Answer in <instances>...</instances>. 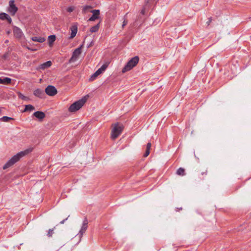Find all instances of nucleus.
Returning <instances> with one entry per match:
<instances>
[{"mask_svg": "<svg viewBox=\"0 0 251 251\" xmlns=\"http://www.w3.org/2000/svg\"><path fill=\"white\" fill-rule=\"evenodd\" d=\"M0 119L3 122H8L9 120H12V118L7 116H3Z\"/></svg>", "mask_w": 251, "mask_h": 251, "instance_id": "cd10ccee", "label": "nucleus"}, {"mask_svg": "<svg viewBox=\"0 0 251 251\" xmlns=\"http://www.w3.org/2000/svg\"><path fill=\"white\" fill-rule=\"evenodd\" d=\"M139 60V58L137 56L132 58L130 60L128 61L125 66L123 68L122 72L125 73L132 69L138 64Z\"/></svg>", "mask_w": 251, "mask_h": 251, "instance_id": "20e7f679", "label": "nucleus"}, {"mask_svg": "<svg viewBox=\"0 0 251 251\" xmlns=\"http://www.w3.org/2000/svg\"><path fill=\"white\" fill-rule=\"evenodd\" d=\"M17 95H18L19 98L22 99V100L27 101L29 100L28 97L24 96L20 92H17Z\"/></svg>", "mask_w": 251, "mask_h": 251, "instance_id": "5701e85b", "label": "nucleus"}, {"mask_svg": "<svg viewBox=\"0 0 251 251\" xmlns=\"http://www.w3.org/2000/svg\"><path fill=\"white\" fill-rule=\"evenodd\" d=\"M31 149H26L25 151H20L11 157L3 166V169H6L14 165L18 162L22 157L32 151Z\"/></svg>", "mask_w": 251, "mask_h": 251, "instance_id": "f257e3e1", "label": "nucleus"}, {"mask_svg": "<svg viewBox=\"0 0 251 251\" xmlns=\"http://www.w3.org/2000/svg\"><path fill=\"white\" fill-rule=\"evenodd\" d=\"M55 227H54L53 228H51V229H50L48 231V234H47V235L48 237H51L53 233V230L54 229Z\"/></svg>", "mask_w": 251, "mask_h": 251, "instance_id": "c85d7f7f", "label": "nucleus"}, {"mask_svg": "<svg viewBox=\"0 0 251 251\" xmlns=\"http://www.w3.org/2000/svg\"><path fill=\"white\" fill-rule=\"evenodd\" d=\"M93 8L92 6L90 5H85L83 7L82 12L83 14H86L88 12H90V10Z\"/></svg>", "mask_w": 251, "mask_h": 251, "instance_id": "aec40b11", "label": "nucleus"}, {"mask_svg": "<svg viewBox=\"0 0 251 251\" xmlns=\"http://www.w3.org/2000/svg\"><path fill=\"white\" fill-rule=\"evenodd\" d=\"M7 18H9V16L5 13L0 14V19L1 20H6Z\"/></svg>", "mask_w": 251, "mask_h": 251, "instance_id": "a878e982", "label": "nucleus"}, {"mask_svg": "<svg viewBox=\"0 0 251 251\" xmlns=\"http://www.w3.org/2000/svg\"><path fill=\"white\" fill-rule=\"evenodd\" d=\"M176 173L178 176H184L185 175V170L183 168H178Z\"/></svg>", "mask_w": 251, "mask_h": 251, "instance_id": "4be33fe9", "label": "nucleus"}, {"mask_svg": "<svg viewBox=\"0 0 251 251\" xmlns=\"http://www.w3.org/2000/svg\"><path fill=\"white\" fill-rule=\"evenodd\" d=\"M11 79L9 77H5L4 78H0V84H9L11 83Z\"/></svg>", "mask_w": 251, "mask_h": 251, "instance_id": "a211bd4d", "label": "nucleus"}, {"mask_svg": "<svg viewBox=\"0 0 251 251\" xmlns=\"http://www.w3.org/2000/svg\"><path fill=\"white\" fill-rule=\"evenodd\" d=\"M33 115L40 120H42L46 116L45 114L42 111H36L33 113Z\"/></svg>", "mask_w": 251, "mask_h": 251, "instance_id": "ddd939ff", "label": "nucleus"}, {"mask_svg": "<svg viewBox=\"0 0 251 251\" xmlns=\"http://www.w3.org/2000/svg\"><path fill=\"white\" fill-rule=\"evenodd\" d=\"M151 148V143H148L147 145L146 150L145 154H144V157H147L150 153V149Z\"/></svg>", "mask_w": 251, "mask_h": 251, "instance_id": "412c9836", "label": "nucleus"}, {"mask_svg": "<svg viewBox=\"0 0 251 251\" xmlns=\"http://www.w3.org/2000/svg\"><path fill=\"white\" fill-rule=\"evenodd\" d=\"M52 65V62L51 61H48L45 63H43L41 64H40L38 67V68H37V69L38 70H44L46 69H47L49 67H50Z\"/></svg>", "mask_w": 251, "mask_h": 251, "instance_id": "9d476101", "label": "nucleus"}, {"mask_svg": "<svg viewBox=\"0 0 251 251\" xmlns=\"http://www.w3.org/2000/svg\"><path fill=\"white\" fill-rule=\"evenodd\" d=\"M70 30L71 31V34L70 38H73L75 36L77 33V26L76 25H73L70 27Z\"/></svg>", "mask_w": 251, "mask_h": 251, "instance_id": "4468645a", "label": "nucleus"}, {"mask_svg": "<svg viewBox=\"0 0 251 251\" xmlns=\"http://www.w3.org/2000/svg\"><path fill=\"white\" fill-rule=\"evenodd\" d=\"M31 39L32 41L39 43H43L46 40V39L44 37L40 36H34L32 37Z\"/></svg>", "mask_w": 251, "mask_h": 251, "instance_id": "dca6fc26", "label": "nucleus"}, {"mask_svg": "<svg viewBox=\"0 0 251 251\" xmlns=\"http://www.w3.org/2000/svg\"><path fill=\"white\" fill-rule=\"evenodd\" d=\"M67 219H68V218H66L65 219H64V220H62V221H61V222H60V224H64V222H65V221H66Z\"/></svg>", "mask_w": 251, "mask_h": 251, "instance_id": "f704fd0d", "label": "nucleus"}, {"mask_svg": "<svg viewBox=\"0 0 251 251\" xmlns=\"http://www.w3.org/2000/svg\"><path fill=\"white\" fill-rule=\"evenodd\" d=\"M8 56V53H5L2 55V58L6 59Z\"/></svg>", "mask_w": 251, "mask_h": 251, "instance_id": "7c9ffc66", "label": "nucleus"}, {"mask_svg": "<svg viewBox=\"0 0 251 251\" xmlns=\"http://www.w3.org/2000/svg\"><path fill=\"white\" fill-rule=\"evenodd\" d=\"M45 93L50 96H53L57 93V89L52 85H49L45 90Z\"/></svg>", "mask_w": 251, "mask_h": 251, "instance_id": "423d86ee", "label": "nucleus"}, {"mask_svg": "<svg viewBox=\"0 0 251 251\" xmlns=\"http://www.w3.org/2000/svg\"><path fill=\"white\" fill-rule=\"evenodd\" d=\"M182 207H180V208H176V211H179V210H182Z\"/></svg>", "mask_w": 251, "mask_h": 251, "instance_id": "c9c22d12", "label": "nucleus"}, {"mask_svg": "<svg viewBox=\"0 0 251 251\" xmlns=\"http://www.w3.org/2000/svg\"><path fill=\"white\" fill-rule=\"evenodd\" d=\"M74 7L73 6H71V7H69L67 9V11L71 13V12H73L74 11Z\"/></svg>", "mask_w": 251, "mask_h": 251, "instance_id": "c756f323", "label": "nucleus"}, {"mask_svg": "<svg viewBox=\"0 0 251 251\" xmlns=\"http://www.w3.org/2000/svg\"><path fill=\"white\" fill-rule=\"evenodd\" d=\"M56 39L55 35H51L48 37V42L50 46H51Z\"/></svg>", "mask_w": 251, "mask_h": 251, "instance_id": "6ab92c4d", "label": "nucleus"}, {"mask_svg": "<svg viewBox=\"0 0 251 251\" xmlns=\"http://www.w3.org/2000/svg\"><path fill=\"white\" fill-rule=\"evenodd\" d=\"M208 171L207 169H205L201 172L198 175V178L200 180H203L206 177V176L207 175Z\"/></svg>", "mask_w": 251, "mask_h": 251, "instance_id": "2eb2a0df", "label": "nucleus"}, {"mask_svg": "<svg viewBox=\"0 0 251 251\" xmlns=\"http://www.w3.org/2000/svg\"><path fill=\"white\" fill-rule=\"evenodd\" d=\"M108 63H105V64H103L100 68L99 69V70H100V72L102 73L107 68V67L108 66Z\"/></svg>", "mask_w": 251, "mask_h": 251, "instance_id": "bb28decb", "label": "nucleus"}, {"mask_svg": "<svg viewBox=\"0 0 251 251\" xmlns=\"http://www.w3.org/2000/svg\"><path fill=\"white\" fill-rule=\"evenodd\" d=\"M112 127L111 138L112 140H115L121 134L124 129V126L122 124L116 123L112 124Z\"/></svg>", "mask_w": 251, "mask_h": 251, "instance_id": "f03ea898", "label": "nucleus"}, {"mask_svg": "<svg viewBox=\"0 0 251 251\" xmlns=\"http://www.w3.org/2000/svg\"><path fill=\"white\" fill-rule=\"evenodd\" d=\"M88 221L87 218H85L82 223V225L81 226V228L79 230V234L80 235H83V234L86 231V229L88 228Z\"/></svg>", "mask_w": 251, "mask_h": 251, "instance_id": "1a4fd4ad", "label": "nucleus"}, {"mask_svg": "<svg viewBox=\"0 0 251 251\" xmlns=\"http://www.w3.org/2000/svg\"><path fill=\"white\" fill-rule=\"evenodd\" d=\"M6 20L8 21L9 23H11V22H12V19H11V18H10V16H9V18H7V19H6Z\"/></svg>", "mask_w": 251, "mask_h": 251, "instance_id": "72a5a7b5", "label": "nucleus"}, {"mask_svg": "<svg viewBox=\"0 0 251 251\" xmlns=\"http://www.w3.org/2000/svg\"><path fill=\"white\" fill-rule=\"evenodd\" d=\"M144 13H145V10H142L141 11V13H142V14H144Z\"/></svg>", "mask_w": 251, "mask_h": 251, "instance_id": "e433bc0d", "label": "nucleus"}, {"mask_svg": "<svg viewBox=\"0 0 251 251\" xmlns=\"http://www.w3.org/2000/svg\"><path fill=\"white\" fill-rule=\"evenodd\" d=\"M211 21H212V18L211 17L209 18L208 20L206 23L208 25H209V24L211 22Z\"/></svg>", "mask_w": 251, "mask_h": 251, "instance_id": "473e14b6", "label": "nucleus"}, {"mask_svg": "<svg viewBox=\"0 0 251 251\" xmlns=\"http://www.w3.org/2000/svg\"><path fill=\"white\" fill-rule=\"evenodd\" d=\"M127 24V21L125 20L123 23L122 27H124Z\"/></svg>", "mask_w": 251, "mask_h": 251, "instance_id": "2f4dec72", "label": "nucleus"}, {"mask_svg": "<svg viewBox=\"0 0 251 251\" xmlns=\"http://www.w3.org/2000/svg\"><path fill=\"white\" fill-rule=\"evenodd\" d=\"M34 109H35V108L33 105H32L31 104H28V105H25V108L24 109V111H31Z\"/></svg>", "mask_w": 251, "mask_h": 251, "instance_id": "b1692460", "label": "nucleus"}, {"mask_svg": "<svg viewBox=\"0 0 251 251\" xmlns=\"http://www.w3.org/2000/svg\"><path fill=\"white\" fill-rule=\"evenodd\" d=\"M86 100V99L83 98L74 102L70 106L69 108V111L70 112H75L79 110L83 106Z\"/></svg>", "mask_w": 251, "mask_h": 251, "instance_id": "7ed1b4c3", "label": "nucleus"}, {"mask_svg": "<svg viewBox=\"0 0 251 251\" xmlns=\"http://www.w3.org/2000/svg\"><path fill=\"white\" fill-rule=\"evenodd\" d=\"M102 73L100 72V70H98L94 74H93L90 78V80L93 81L95 79L98 75L101 74Z\"/></svg>", "mask_w": 251, "mask_h": 251, "instance_id": "f3484780", "label": "nucleus"}, {"mask_svg": "<svg viewBox=\"0 0 251 251\" xmlns=\"http://www.w3.org/2000/svg\"><path fill=\"white\" fill-rule=\"evenodd\" d=\"M33 94L35 96L41 99L44 98L45 96L44 91L41 89H36L33 92Z\"/></svg>", "mask_w": 251, "mask_h": 251, "instance_id": "9b49d317", "label": "nucleus"}, {"mask_svg": "<svg viewBox=\"0 0 251 251\" xmlns=\"http://www.w3.org/2000/svg\"><path fill=\"white\" fill-rule=\"evenodd\" d=\"M9 7L8 8L9 12L12 15H14L18 11V8L14 4V0H10L9 2Z\"/></svg>", "mask_w": 251, "mask_h": 251, "instance_id": "0eeeda50", "label": "nucleus"}, {"mask_svg": "<svg viewBox=\"0 0 251 251\" xmlns=\"http://www.w3.org/2000/svg\"><path fill=\"white\" fill-rule=\"evenodd\" d=\"M99 24H98L97 25H96L95 26H92L91 28H90V31L91 32H96L97 31H98L99 30Z\"/></svg>", "mask_w": 251, "mask_h": 251, "instance_id": "393cba45", "label": "nucleus"}, {"mask_svg": "<svg viewBox=\"0 0 251 251\" xmlns=\"http://www.w3.org/2000/svg\"><path fill=\"white\" fill-rule=\"evenodd\" d=\"M83 46V45L82 44L79 47L75 50L73 52L72 57L70 58L69 60V63H73L76 61L78 56L81 53Z\"/></svg>", "mask_w": 251, "mask_h": 251, "instance_id": "39448f33", "label": "nucleus"}, {"mask_svg": "<svg viewBox=\"0 0 251 251\" xmlns=\"http://www.w3.org/2000/svg\"><path fill=\"white\" fill-rule=\"evenodd\" d=\"M90 12L93 14L92 16L88 19V21H94L97 19H99L100 11L98 9H94L90 11Z\"/></svg>", "mask_w": 251, "mask_h": 251, "instance_id": "6e6552de", "label": "nucleus"}, {"mask_svg": "<svg viewBox=\"0 0 251 251\" xmlns=\"http://www.w3.org/2000/svg\"><path fill=\"white\" fill-rule=\"evenodd\" d=\"M14 36L18 38H20L23 36V32L21 29L18 27H16L13 30Z\"/></svg>", "mask_w": 251, "mask_h": 251, "instance_id": "f8f14e48", "label": "nucleus"}]
</instances>
